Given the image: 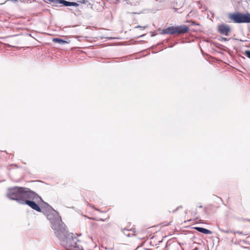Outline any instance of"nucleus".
<instances>
[{"label": "nucleus", "instance_id": "obj_1", "mask_svg": "<svg viewBox=\"0 0 250 250\" xmlns=\"http://www.w3.org/2000/svg\"><path fill=\"white\" fill-rule=\"evenodd\" d=\"M44 214L50 221L51 227L56 236L61 241L62 245L67 250H84L77 245L78 239L75 235L72 233H67L65 225L57 211L50 208Z\"/></svg>", "mask_w": 250, "mask_h": 250}, {"label": "nucleus", "instance_id": "obj_2", "mask_svg": "<svg viewBox=\"0 0 250 250\" xmlns=\"http://www.w3.org/2000/svg\"><path fill=\"white\" fill-rule=\"evenodd\" d=\"M29 190L30 189L28 188L15 187L8 189L6 196L10 200H15L19 204H21Z\"/></svg>", "mask_w": 250, "mask_h": 250}, {"label": "nucleus", "instance_id": "obj_3", "mask_svg": "<svg viewBox=\"0 0 250 250\" xmlns=\"http://www.w3.org/2000/svg\"><path fill=\"white\" fill-rule=\"evenodd\" d=\"M38 199H41V198L36 192L30 189L28 194L23 199V203L21 204H26L32 209L37 211L41 212V208L36 203V201H38Z\"/></svg>", "mask_w": 250, "mask_h": 250}, {"label": "nucleus", "instance_id": "obj_4", "mask_svg": "<svg viewBox=\"0 0 250 250\" xmlns=\"http://www.w3.org/2000/svg\"><path fill=\"white\" fill-rule=\"evenodd\" d=\"M229 18L235 23H250V14L249 13L231 14Z\"/></svg>", "mask_w": 250, "mask_h": 250}, {"label": "nucleus", "instance_id": "obj_5", "mask_svg": "<svg viewBox=\"0 0 250 250\" xmlns=\"http://www.w3.org/2000/svg\"><path fill=\"white\" fill-rule=\"evenodd\" d=\"M217 30L219 33L225 36H229L231 31L230 26L224 23L218 25Z\"/></svg>", "mask_w": 250, "mask_h": 250}, {"label": "nucleus", "instance_id": "obj_6", "mask_svg": "<svg viewBox=\"0 0 250 250\" xmlns=\"http://www.w3.org/2000/svg\"><path fill=\"white\" fill-rule=\"evenodd\" d=\"M175 28L177 34H184L188 32L189 30L188 27L185 25L175 26Z\"/></svg>", "mask_w": 250, "mask_h": 250}, {"label": "nucleus", "instance_id": "obj_7", "mask_svg": "<svg viewBox=\"0 0 250 250\" xmlns=\"http://www.w3.org/2000/svg\"><path fill=\"white\" fill-rule=\"evenodd\" d=\"M176 28L175 26H171L162 30V34H176Z\"/></svg>", "mask_w": 250, "mask_h": 250}, {"label": "nucleus", "instance_id": "obj_8", "mask_svg": "<svg viewBox=\"0 0 250 250\" xmlns=\"http://www.w3.org/2000/svg\"><path fill=\"white\" fill-rule=\"evenodd\" d=\"M59 3L62 4L65 6H75L77 7L79 6L78 3L75 2H69L65 0H58Z\"/></svg>", "mask_w": 250, "mask_h": 250}, {"label": "nucleus", "instance_id": "obj_9", "mask_svg": "<svg viewBox=\"0 0 250 250\" xmlns=\"http://www.w3.org/2000/svg\"><path fill=\"white\" fill-rule=\"evenodd\" d=\"M195 229L197 230L198 231L203 233L204 234H210L212 233V232L206 229L201 228V227H196L195 228Z\"/></svg>", "mask_w": 250, "mask_h": 250}, {"label": "nucleus", "instance_id": "obj_10", "mask_svg": "<svg viewBox=\"0 0 250 250\" xmlns=\"http://www.w3.org/2000/svg\"><path fill=\"white\" fill-rule=\"evenodd\" d=\"M52 41L54 42L58 43L59 44H64L67 43L66 41H63L60 38H53Z\"/></svg>", "mask_w": 250, "mask_h": 250}, {"label": "nucleus", "instance_id": "obj_11", "mask_svg": "<svg viewBox=\"0 0 250 250\" xmlns=\"http://www.w3.org/2000/svg\"><path fill=\"white\" fill-rule=\"evenodd\" d=\"M77 1L81 3L86 4L89 2V0H77Z\"/></svg>", "mask_w": 250, "mask_h": 250}, {"label": "nucleus", "instance_id": "obj_12", "mask_svg": "<svg viewBox=\"0 0 250 250\" xmlns=\"http://www.w3.org/2000/svg\"><path fill=\"white\" fill-rule=\"evenodd\" d=\"M245 55L249 58L250 59V51L246 50L245 52Z\"/></svg>", "mask_w": 250, "mask_h": 250}, {"label": "nucleus", "instance_id": "obj_13", "mask_svg": "<svg viewBox=\"0 0 250 250\" xmlns=\"http://www.w3.org/2000/svg\"><path fill=\"white\" fill-rule=\"evenodd\" d=\"M222 40L224 41H228L229 40V39L226 38H222Z\"/></svg>", "mask_w": 250, "mask_h": 250}, {"label": "nucleus", "instance_id": "obj_14", "mask_svg": "<svg viewBox=\"0 0 250 250\" xmlns=\"http://www.w3.org/2000/svg\"><path fill=\"white\" fill-rule=\"evenodd\" d=\"M220 230L222 231V232H226V233H228L229 232V231L228 230H222L221 229H220Z\"/></svg>", "mask_w": 250, "mask_h": 250}, {"label": "nucleus", "instance_id": "obj_15", "mask_svg": "<svg viewBox=\"0 0 250 250\" xmlns=\"http://www.w3.org/2000/svg\"><path fill=\"white\" fill-rule=\"evenodd\" d=\"M117 2H120V0H115Z\"/></svg>", "mask_w": 250, "mask_h": 250}, {"label": "nucleus", "instance_id": "obj_16", "mask_svg": "<svg viewBox=\"0 0 250 250\" xmlns=\"http://www.w3.org/2000/svg\"><path fill=\"white\" fill-rule=\"evenodd\" d=\"M199 208H202V206L201 205H199Z\"/></svg>", "mask_w": 250, "mask_h": 250}, {"label": "nucleus", "instance_id": "obj_17", "mask_svg": "<svg viewBox=\"0 0 250 250\" xmlns=\"http://www.w3.org/2000/svg\"><path fill=\"white\" fill-rule=\"evenodd\" d=\"M181 208V206L179 207L176 209V210H177V209H178L179 208Z\"/></svg>", "mask_w": 250, "mask_h": 250}, {"label": "nucleus", "instance_id": "obj_18", "mask_svg": "<svg viewBox=\"0 0 250 250\" xmlns=\"http://www.w3.org/2000/svg\"><path fill=\"white\" fill-rule=\"evenodd\" d=\"M88 4H89V5H91V3L89 2V3H88Z\"/></svg>", "mask_w": 250, "mask_h": 250}, {"label": "nucleus", "instance_id": "obj_19", "mask_svg": "<svg viewBox=\"0 0 250 250\" xmlns=\"http://www.w3.org/2000/svg\"><path fill=\"white\" fill-rule=\"evenodd\" d=\"M137 27H141L140 26H138Z\"/></svg>", "mask_w": 250, "mask_h": 250}]
</instances>
